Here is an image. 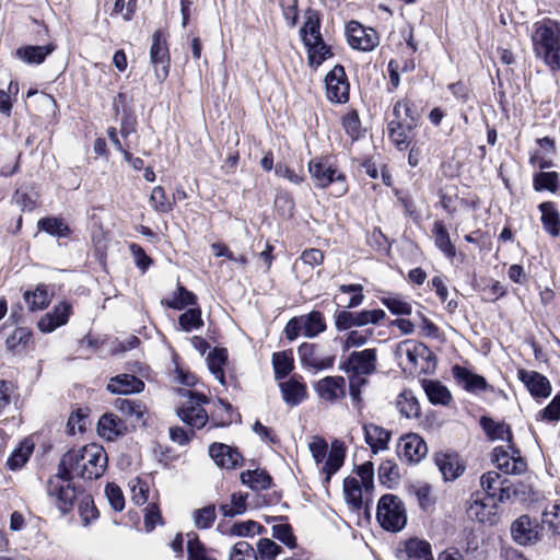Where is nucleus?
I'll list each match as a JSON object with an SVG mask.
<instances>
[{"label": "nucleus", "instance_id": "1", "mask_svg": "<svg viewBox=\"0 0 560 560\" xmlns=\"http://www.w3.org/2000/svg\"><path fill=\"white\" fill-rule=\"evenodd\" d=\"M107 454L103 446L92 443L79 450H70L59 463L60 471L94 480L103 476L107 467Z\"/></svg>", "mask_w": 560, "mask_h": 560}, {"label": "nucleus", "instance_id": "2", "mask_svg": "<svg viewBox=\"0 0 560 560\" xmlns=\"http://www.w3.org/2000/svg\"><path fill=\"white\" fill-rule=\"evenodd\" d=\"M532 42L536 57L551 70L560 69V23L549 19L537 22Z\"/></svg>", "mask_w": 560, "mask_h": 560}, {"label": "nucleus", "instance_id": "3", "mask_svg": "<svg viewBox=\"0 0 560 560\" xmlns=\"http://www.w3.org/2000/svg\"><path fill=\"white\" fill-rule=\"evenodd\" d=\"M395 357L405 372L432 373L436 365L433 352L416 340L400 341L395 348Z\"/></svg>", "mask_w": 560, "mask_h": 560}, {"label": "nucleus", "instance_id": "4", "mask_svg": "<svg viewBox=\"0 0 560 560\" xmlns=\"http://www.w3.org/2000/svg\"><path fill=\"white\" fill-rule=\"evenodd\" d=\"M308 451L317 467L325 475L324 482L328 483L343 465L346 458V447L342 442L335 440L328 452L327 442L320 436H313L308 443Z\"/></svg>", "mask_w": 560, "mask_h": 560}, {"label": "nucleus", "instance_id": "5", "mask_svg": "<svg viewBox=\"0 0 560 560\" xmlns=\"http://www.w3.org/2000/svg\"><path fill=\"white\" fill-rule=\"evenodd\" d=\"M376 520L385 530L400 532L407 524V512L402 500L390 493L382 495L377 503Z\"/></svg>", "mask_w": 560, "mask_h": 560}, {"label": "nucleus", "instance_id": "6", "mask_svg": "<svg viewBox=\"0 0 560 560\" xmlns=\"http://www.w3.org/2000/svg\"><path fill=\"white\" fill-rule=\"evenodd\" d=\"M72 477L68 471H60L59 465L57 474L48 481L47 493L55 499L62 513H68L77 499V490L71 483Z\"/></svg>", "mask_w": 560, "mask_h": 560}, {"label": "nucleus", "instance_id": "7", "mask_svg": "<svg viewBox=\"0 0 560 560\" xmlns=\"http://www.w3.org/2000/svg\"><path fill=\"white\" fill-rule=\"evenodd\" d=\"M326 323L324 315L318 311H312L306 315L295 316L291 318L284 328L285 337L293 341L300 335L307 338H315L325 331Z\"/></svg>", "mask_w": 560, "mask_h": 560}, {"label": "nucleus", "instance_id": "8", "mask_svg": "<svg viewBox=\"0 0 560 560\" xmlns=\"http://www.w3.org/2000/svg\"><path fill=\"white\" fill-rule=\"evenodd\" d=\"M308 172L317 187L325 188L336 183L338 185L337 196H342L347 192L348 187L345 183V175L327 161L312 160L308 163Z\"/></svg>", "mask_w": 560, "mask_h": 560}, {"label": "nucleus", "instance_id": "9", "mask_svg": "<svg viewBox=\"0 0 560 560\" xmlns=\"http://www.w3.org/2000/svg\"><path fill=\"white\" fill-rule=\"evenodd\" d=\"M183 396L187 397V400L177 409V416L191 428L200 429L205 427L208 421V413L202 405L208 401L207 397L194 394L190 390H185Z\"/></svg>", "mask_w": 560, "mask_h": 560}, {"label": "nucleus", "instance_id": "10", "mask_svg": "<svg viewBox=\"0 0 560 560\" xmlns=\"http://www.w3.org/2000/svg\"><path fill=\"white\" fill-rule=\"evenodd\" d=\"M298 354L302 365L315 372L331 369L335 363V354L317 343L303 342Z\"/></svg>", "mask_w": 560, "mask_h": 560}, {"label": "nucleus", "instance_id": "11", "mask_svg": "<svg viewBox=\"0 0 560 560\" xmlns=\"http://www.w3.org/2000/svg\"><path fill=\"white\" fill-rule=\"evenodd\" d=\"M150 60L155 69L156 79L160 82L164 81L167 78L170 70V52L166 35L162 30H156L153 33Z\"/></svg>", "mask_w": 560, "mask_h": 560}, {"label": "nucleus", "instance_id": "12", "mask_svg": "<svg viewBox=\"0 0 560 560\" xmlns=\"http://www.w3.org/2000/svg\"><path fill=\"white\" fill-rule=\"evenodd\" d=\"M509 450L503 446H497L492 451V462L497 468L508 475H521L526 471L527 463L510 444Z\"/></svg>", "mask_w": 560, "mask_h": 560}, {"label": "nucleus", "instance_id": "13", "mask_svg": "<svg viewBox=\"0 0 560 560\" xmlns=\"http://www.w3.org/2000/svg\"><path fill=\"white\" fill-rule=\"evenodd\" d=\"M346 34L349 45L358 50L371 51L380 44L376 31L357 21L348 23Z\"/></svg>", "mask_w": 560, "mask_h": 560}, {"label": "nucleus", "instance_id": "14", "mask_svg": "<svg viewBox=\"0 0 560 560\" xmlns=\"http://www.w3.org/2000/svg\"><path fill=\"white\" fill-rule=\"evenodd\" d=\"M506 480H501V476L497 471H488L480 478V485L488 498L499 501L511 499L513 495L516 497L518 491L514 486L506 485Z\"/></svg>", "mask_w": 560, "mask_h": 560}, {"label": "nucleus", "instance_id": "15", "mask_svg": "<svg viewBox=\"0 0 560 560\" xmlns=\"http://www.w3.org/2000/svg\"><path fill=\"white\" fill-rule=\"evenodd\" d=\"M326 93L330 102L346 103L349 100V83L342 66H335L325 79Z\"/></svg>", "mask_w": 560, "mask_h": 560}, {"label": "nucleus", "instance_id": "16", "mask_svg": "<svg viewBox=\"0 0 560 560\" xmlns=\"http://www.w3.org/2000/svg\"><path fill=\"white\" fill-rule=\"evenodd\" d=\"M511 535L518 545H533L539 539V525L528 515H521L512 523Z\"/></svg>", "mask_w": 560, "mask_h": 560}, {"label": "nucleus", "instance_id": "17", "mask_svg": "<svg viewBox=\"0 0 560 560\" xmlns=\"http://www.w3.org/2000/svg\"><path fill=\"white\" fill-rule=\"evenodd\" d=\"M345 370L355 375L372 374L376 370V350L353 351L347 360Z\"/></svg>", "mask_w": 560, "mask_h": 560}, {"label": "nucleus", "instance_id": "18", "mask_svg": "<svg viewBox=\"0 0 560 560\" xmlns=\"http://www.w3.org/2000/svg\"><path fill=\"white\" fill-rule=\"evenodd\" d=\"M396 557L399 560H433L431 545L419 538H410L398 545Z\"/></svg>", "mask_w": 560, "mask_h": 560}, {"label": "nucleus", "instance_id": "19", "mask_svg": "<svg viewBox=\"0 0 560 560\" xmlns=\"http://www.w3.org/2000/svg\"><path fill=\"white\" fill-rule=\"evenodd\" d=\"M318 397L334 404L346 396V381L342 376H326L315 384Z\"/></svg>", "mask_w": 560, "mask_h": 560}, {"label": "nucleus", "instance_id": "20", "mask_svg": "<svg viewBox=\"0 0 560 560\" xmlns=\"http://www.w3.org/2000/svg\"><path fill=\"white\" fill-rule=\"evenodd\" d=\"M427 453V443L420 435L410 433L401 438L398 446V455L400 458L409 463H419Z\"/></svg>", "mask_w": 560, "mask_h": 560}, {"label": "nucleus", "instance_id": "21", "mask_svg": "<svg viewBox=\"0 0 560 560\" xmlns=\"http://www.w3.org/2000/svg\"><path fill=\"white\" fill-rule=\"evenodd\" d=\"M343 495L347 504L355 511L369 506L371 492L365 493L363 485L357 477L349 476L343 480Z\"/></svg>", "mask_w": 560, "mask_h": 560}, {"label": "nucleus", "instance_id": "22", "mask_svg": "<svg viewBox=\"0 0 560 560\" xmlns=\"http://www.w3.org/2000/svg\"><path fill=\"white\" fill-rule=\"evenodd\" d=\"M467 514L474 521L492 525L495 523L497 505L493 501L488 502L480 498L479 494H474L470 498Z\"/></svg>", "mask_w": 560, "mask_h": 560}, {"label": "nucleus", "instance_id": "23", "mask_svg": "<svg viewBox=\"0 0 560 560\" xmlns=\"http://www.w3.org/2000/svg\"><path fill=\"white\" fill-rule=\"evenodd\" d=\"M517 377L535 397L546 398L551 394L550 382L536 371L521 369L517 371Z\"/></svg>", "mask_w": 560, "mask_h": 560}, {"label": "nucleus", "instance_id": "24", "mask_svg": "<svg viewBox=\"0 0 560 560\" xmlns=\"http://www.w3.org/2000/svg\"><path fill=\"white\" fill-rule=\"evenodd\" d=\"M71 315V305L67 302H60L57 304L54 310L49 313H46L38 320V329L42 332H51L56 328L63 326L68 323V319Z\"/></svg>", "mask_w": 560, "mask_h": 560}, {"label": "nucleus", "instance_id": "25", "mask_svg": "<svg viewBox=\"0 0 560 560\" xmlns=\"http://www.w3.org/2000/svg\"><path fill=\"white\" fill-rule=\"evenodd\" d=\"M209 455L219 467L225 469L235 468L242 460V455L235 448L222 443L211 444Z\"/></svg>", "mask_w": 560, "mask_h": 560}, {"label": "nucleus", "instance_id": "26", "mask_svg": "<svg viewBox=\"0 0 560 560\" xmlns=\"http://www.w3.org/2000/svg\"><path fill=\"white\" fill-rule=\"evenodd\" d=\"M434 463L446 481L455 480L465 469L456 454L438 453L434 456Z\"/></svg>", "mask_w": 560, "mask_h": 560}, {"label": "nucleus", "instance_id": "27", "mask_svg": "<svg viewBox=\"0 0 560 560\" xmlns=\"http://www.w3.org/2000/svg\"><path fill=\"white\" fill-rule=\"evenodd\" d=\"M364 440L374 454L388 448L390 431L374 423L363 424Z\"/></svg>", "mask_w": 560, "mask_h": 560}, {"label": "nucleus", "instance_id": "28", "mask_svg": "<svg viewBox=\"0 0 560 560\" xmlns=\"http://www.w3.org/2000/svg\"><path fill=\"white\" fill-rule=\"evenodd\" d=\"M144 388V383L130 374H120L112 377L107 384V389L113 394L128 395L140 393Z\"/></svg>", "mask_w": 560, "mask_h": 560}, {"label": "nucleus", "instance_id": "29", "mask_svg": "<svg viewBox=\"0 0 560 560\" xmlns=\"http://www.w3.org/2000/svg\"><path fill=\"white\" fill-rule=\"evenodd\" d=\"M279 386L282 399L290 407L300 405L307 396L306 385L296 377H291Z\"/></svg>", "mask_w": 560, "mask_h": 560}, {"label": "nucleus", "instance_id": "30", "mask_svg": "<svg viewBox=\"0 0 560 560\" xmlns=\"http://www.w3.org/2000/svg\"><path fill=\"white\" fill-rule=\"evenodd\" d=\"M452 374L456 382L468 392L485 390L488 386L485 377L472 373L464 366H453Z\"/></svg>", "mask_w": 560, "mask_h": 560}, {"label": "nucleus", "instance_id": "31", "mask_svg": "<svg viewBox=\"0 0 560 560\" xmlns=\"http://www.w3.org/2000/svg\"><path fill=\"white\" fill-rule=\"evenodd\" d=\"M125 431V422L116 415L105 413L98 420L97 432L108 441H113L118 435L124 434Z\"/></svg>", "mask_w": 560, "mask_h": 560}, {"label": "nucleus", "instance_id": "32", "mask_svg": "<svg viewBox=\"0 0 560 560\" xmlns=\"http://www.w3.org/2000/svg\"><path fill=\"white\" fill-rule=\"evenodd\" d=\"M422 388L433 405L447 406L452 401L450 389L438 380H422Z\"/></svg>", "mask_w": 560, "mask_h": 560}, {"label": "nucleus", "instance_id": "33", "mask_svg": "<svg viewBox=\"0 0 560 560\" xmlns=\"http://www.w3.org/2000/svg\"><path fill=\"white\" fill-rule=\"evenodd\" d=\"M415 126L416 122H388V136L398 150H406L408 148Z\"/></svg>", "mask_w": 560, "mask_h": 560}, {"label": "nucleus", "instance_id": "34", "mask_svg": "<svg viewBox=\"0 0 560 560\" xmlns=\"http://www.w3.org/2000/svg\"><path fill=\"white\" fill-rule=\"evenodd\" d=\"M432 237L435 246L450 259L456 255V248L451 241L450 233L442 221H434L432 226Z\"/></svg>", "mask_w": 560, "mask_h": 560}, {"label": "nucleus", "instance_id": "35", "mask_svg": "<svg viewBox=\"0 0 560 560\" xmlns=\"http://www.w3.org/2000/svg\"><path fill=\"white\" fill-rule=\"evenodd\" d=\"M320 19L316 11L307 10L305 13V22L300 31L304 45H311L322 38Z\"/></svg>", "mask_w": 560, "mask_h": 560}, {"label": "nucleus", "instance_id": "36", "mask_svg": "<svg viewBox=\"0 0 560 560\" xmlns=\"http://www.w3.org/2000/svg\"><path fill=\"white\" fill-rule=\"evenodd\" d=\"M55 50L52 44L44 46H25L16 50V56L27 63H42Z\"/></svg>", "mask_w": 560, "mask_h": 560}, {"label": "nucleus", "instance_id": "37", "mask_svg": "<svg viewBox=\"0 0 560 560\" xmlns=\"http://www.w3.org/2000/svg\"><path fill=\"white\" fill-rule=\"evenodd\" d=\"M541 212V222L544 229L552 236L560 233V215L553 202H542L539 205Z\"/></svg>", "mask_w": 560, "mask_h": 560}, {"label": "nucleus", "instance_id": "38", "mask_svg": "<svg viewBox=\"0 0 560 560\" xmlns=\"http://www.w3.org/2000/svg\"><path fill=\"white\" fill-rule=\"evenodd\" d=\"M481 427L488 438L491 440H506L509 443L512 441V432L510 425L504 422H497L491 418L482 417L480 420Z\"/></svg>", "mask_w": 560, "mask_h": 560}, {"label": "nucleus", "instance_id": "39", "mask_svg": "<svg viewBox=\"0 0 560 560\" xmlns=\"http://www.w3.org/2000/svg\"><path fill=\"white\" fill-rule=\"evenodd\" d=\"M247 493L234 492L230 501L220 504L219 510L225 517H234L244 514L247 510Z\"/></svg>", "mask_w": 560, "mask_h": 560}, {"label": "nucleus", "instance_id": "40", "mask_svg": "<svg viewBox=\"0 0 560 560\" xmlns=\"http://www.w3.org/2000/svg\"><path fill=\"white\" fill-rule=\"evenodd\" d=\"M114 406L124 416L136 421L141 420L147 411L144 404L139 400L128 398H117Z\"/></svg>", "mask_w": 560, "mask_h": 560}, {"label": "nucleus", "instance_id": "41", "mask_svg": "<svg viewBox=\"0 0 560 560\" xmlns=\"http://www.w3.org/2000/svg\"><path fill=\"white\" fill-rule=\"evenodd\" d=\"M23 298L32 312L44 310L51 300L44 285H37L34 291H25Z\"/></svg>", "mask_w": 560, "mask_h": 560}, {"label": "nucleus", "instance_id": "42", "mask_svg": "<svg viewBox=\"0 0 560 560\" xmlns=\"http://www.w3.org/2000/svg\"><path fill=\"white\" fill-rule=\"evenodd\" d=\"M397 408L406 418H418L421 415L420 405L411 390H404L398 396Z\"/></svg>", "mask_w": 560, "mask_h": 560}, {"label": "nucleus", "instance_id": "43", "mask_svg": "<svg viewBox=\"0 0 560 560\" xmlns=\"http://www.w3.org/2000/svg\"><path fill=\"white\" fill-rule=\"evenodd\" d=\"M228 359L225 349H213L207 357V363L210 372L222 384H225L223 365Z\"/></svg>", "mask_w": 560, "mask_h": 560}, {"label": "nucleus", "instance_id": "44", "mask_svg": "<svg viewBox=\"0 0 560 560\" xmlns=\"http://www.w3.org/2000/svg\"><path fill=\"white\" fill-rule=\"evenodd\" d=\"M38 229L56 237H67L70 229L63 219L56 217L43 218L38 221Z\"/></svg>", "mask_w": 560, "mask_h": 560}, {"label": "nucleus", "instance_id": "45", "mask_svg": "<svg viewBox=\"0 0 560 560\" xmlns=\"http://www.w3.org/2000/svg\"><path fill=\"white\" fill-rule=\"evenodd\" d=\"M272 365L277 380L283 378L291 373L294 368L292 352L281 351L272 354Z\"/></svg>", "mask_w": 560, "mask_h": 560}, {"label": "nucleus", "instance_id": "46", "mask_svg": "<svg viewBox=\"0 0 560 560\" xmlns=\"http://www.w3.org/2000/svg\"><path fill=\"white\" fill-rule=\"evenodd\" d=\"M37 192L30 186H21L13 196V202L22 211H32L37 205Z\"/></svg>", "mask_w": 560, "mask_h": 560}, {"label": "nucleus", "instance_id": "47", "mask_svg": "<svg viewBox=\"0 0 560 560\" xmlns=\"http://www.w3.org/2000/svg\"><path fill=\"white\" fill-rule=\"evenodd\" d=\"M241 480L250 489L259 491L270 487L271 478L262 470H247L241 474Z\"/></svg>", "mask_w": 560, "mask_h": 560}, {"label": "nucleus", "instance_id": "48", "mask_svg": "<svg viewBox=\"0 0 560 560\" xmlns=\"http://www.w3.org/2000/svg\"><path fill=\"white\" fill-rule=\"evenodd\" d=\"M196 295L186 290L184 287L178 285L176 292H174L172 299L163 300L162 304L173 310H183L187 305L196 304Z\"/></svg>", "mask_w": 560, "mask_h": 560}, {"label": "nucleus", "instance_id": "49", "mask_svg": "<svg viewBox=\"0 0 560 560\" xmlns=\"http://www.w3.org/2000/svg\"><path fill=\"white\" fill-rule=\"evenodd\" d=\"M305 47L312 67H319L327 58L332 56L330 48L324 43L323 38L314 44L305 45Z\"/></svg>", "mask_w": 560, "mask_h": 560}, {"label": "nucleus", "instance_id": "50", "mask_svg": "<svg viewBox=\"0 0 560 560\" xmlns=\"http://www.w3.org/2000/svg\"><path fill=\"white\" fill-rule=\"evenodd\" d=\"M33 444H31L27 441L22 442L19 447H16L10 457L7 460V465L11 470H16L23 467L26 462L28 460L32 452H33Z\"/></svg>", "mask_w": 560, "mask_h": 560}, {"label": "nucleus", "instance_id": "51", "mask_svg": "<svg viewBox=\"0 0 560 560\" xmlns=\"http://www.w3.org/2000/svg\"><path fill=\"white\" fill-rule=\"evenodd\" d=\"M559 184V175L556 172H540L534 176L533 186L536 191L549 190L556 192Z\"/></svg>", "mask_w": 560, "mask_h": 560}, {"label": "nucleus", "instance_id": "52", "mask_svg": "<svg viewBox=\"0 0 560 560\" xmlns=\"http://www.w3.org/2000/svg\"><path fill=\"white\" fill-rule=\"evenodd\" d=\"M264 527L255 521H245L237 522L233 524L228 530H222L224 534H229L231 536H254L256 534H260Z\"/></svg>", "mask_w": 560, "mask_h": 560}, {"label": "nucleus", "instance_id": "53", "mask_svg": "<svg viewBox=\"0 0 560 560\" xmlns=\"http://www.w3.org/2000/svg\"><path fill=\"white\" fill-rule=\"evenodd\" d=\"M178 324L184 331H192L203 326L201 311L199 308H190L183 313L178 318Z\"/></svg>", "mask_w": 560, "mask_h": 560}, {"label": "nucleus", "instance_id": "54", "mask_svg": "<svg viewBox=\"0 0 560 560\" xmlns=\"http://www.w3.org/2000/svg\"><path fill=\"white\" fill-rule=\"evenodd\" d=\"M150 202L153 209L160 213H167L173 209V202L166 197L165 190L161 186H156L152 189Z\"/></svg>", "mask_w": 560, "mask_h": 560}, {"label": "nucleus", "instance_id": "55", "mask_svg": "<svg viewBox=\"0 0 560 560\" xmlns=\"http://www.w3.org/2000/svg\"><path fill=\"white\" fill-rule=\"evenodd\" d=\"M381 301L395 315L411 314V305L399 295L388 294Z\"/></svg>", "mask_w": 560, "mask_h": 560}, {"label": "nucleus", "instance_id": "56", "mask_svg": "<svg viewBox=\"0 0 560 560\" xmlns=\"http://www.w3.org/2000/svg\"><path fill=\"white\" fill-rule=\"evenodd\" d=\"M271 535L291 549L296 547V537L293 534L291 525L288 523L273 525L271 527Z\"/></svg>", "mask_w": 560, "mask_h": 560}, {"label": "nucleus", "instance_id": "57", "mask_svg": "<svg viewBox=\"0 0 560 560\" xmlns=\"http://www.w3.org/2000/svg\"><path fill=\"white\" fill-rule=\"evenodd\" d=\"M261 560H275L281 552V547L270 538H260L255 550Z\"/></svg>", "mask_w": 560, "mask_h": 560}, {"label": "nucleus", "instance_id": "58", "mask_svg": "<svg viewBox=\"0 0 560 560\" xmlns=\"http://www.w3.org/2000/svg\"><path fill=\"white\" fill-rule=\"evenodd\" d=\"M357 478L363 485L365 493H370L374 488V466L372 462H365L355 469Z\"/></svg>", "mask_w": 560, "mask_h": 560}, {"label": "nucleus", "instance_id": "59", "mask_svg": "<svg viewBox=\"0 0 560 560\" xmlns=\"http://www.w3.org/2000/svg\"><path fill=\"white\" fill-rule=\"evenodd\" d=\"M187 551V560H217L208 555L205 546L196 536L188 535Z\"/></svg>", "mask_w": 560, "mask_h": 560}, {"label": "nucleus", "instance_id": "60", "mask_svg": "<svg viewBox=\"0 0 560 560\" xmlns=\"http://www.w3.org/2000/svg\"><path fill=\"white\" fill-rule=\"evenodd\" d=\"M131 500L137 505H143L148 501L149 486L145 481L140 478H133L129 482Z\"/></svg>", "mask_w": 560, "mask_h": 560}, {"label": "nucleus", "instance_id": "61", "mask_svg": "<svg viewBox=\"0 0 560 560\" xmlns=\"http://www.w3.org/2000/svg\"><path fill=\"white\" fill-rule=\"evenodd\" d=\"M357 316V327H363L366 325H377L385 317L386 313L383 310H364L361 312H355Z\"/></svg>", "mask_w": 560, "mask_h": 560}, {"label": "nucleus", "instance_id": "62", "mask_svg": "<svg viewBox=\"0 0 560 560\" xmlns=\"http://www.w3.org/2000/svg\"><path fill=\"white\" fill-rule=\"evenodd\" d=\"M229 560H258V556L247 541L241 540L233 546Z\"/></svg>", "mask_w": 560, "mask_h": 560}, {"label": "nucleus", "instance_id": "63", "mask_svg": "<svg viewBox=\"0 0 560 560\" xmlns=\"http://www.w3.org/2000/svg\"><path fill=\"white\" fill-rule=\"evenodd\" d=\"M105 495L113 510L120 512L125 508V498L121 489L115 483H107L105 487Z\"/></svg>", "mask_w": 560, "mask_h": 560}, {"label": "nucleus", "instance_id": "64", "mask_svg": "<svg viewBox=\"0 0 560 560\" xmlns=\"http://www.w3.org/2000/svg\"><path fill=\"white\" fill-rule=\"evenodd\" d=\"M542 524L548 525L553 533L560 535V504H552L542 512Z\"/></svg>", "mask_w": 560, "mask_h": 560}]
</instances>
